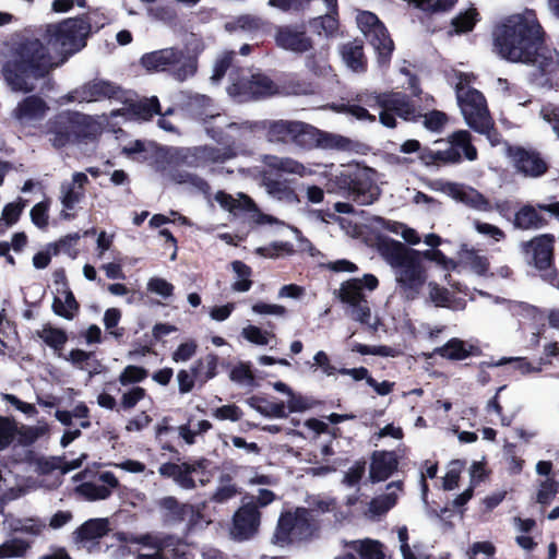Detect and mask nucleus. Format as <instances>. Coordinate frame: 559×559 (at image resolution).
<instances>
[{"instance_id": "774afa93", "label": "nucleus", "mask_w": 559, "mask_h": 559, "mask_svg": "<svg viewBox=\"0 0 559 559\" xmlns=\"http://www.w3.org/2000/svg\"><path fill=\"white\" fill-rule=\"evenodd\" d=\"M24 202L20 199L16 202L7 203L2 210V219L5 222L7 226L14 225L23 211Z\"/></svg>"}, {"instance_id": "f8f14e48", "label": "nucleus", "mask_w": 559, "mask_h": 559, "mask_svg": "<svg viewBox=\"0 0 559 559\" xmlns=\"http://www.w3.org/2000/svg\"><path fill=\"white\" fill-rule=\"evenodd\" d=\"M211 462L205 457H199L182 463L166 462L158 467V474L162 478L174 480L185 490H193L200 486H205L211 477Z\"/></svg>"}, {"instance_id": "8fccbe9b", "label": "nucleus", "mask_w": 559, "mask_h": 559, "mask_svg": "<svg viewBox=\"0 0 559 559\" xmlns=\"http://www.w3.org/2000/svg\"><path fill=\"white\" fill-rule=\"evenodd\" d=\"M148 377V371L140 366L129 365L118 376L121 385L139 383Z\"/></svg>"}, {"instance_id": "f03ea898", "label": "nucleus", "mask_w": 559, "mask_h": 559, "mask_svg": "<svg viewBox=\"0 0 559 559\" xmlns=\"http://www.w3.org/2000/svg\"><path fill=\"white\" fill-rule=\"evenodd\" d=\"M53 69L52 59L47 46L38 38H26L13 52L11 60L2 67V74L13 92H34V84L28 78L39 80L46 78Z\"/></svg>"}, {"instance_id": "393cba45", "label": "nucleus", "mask_w": 559, "mask_h": 559, "mask_svg": "<svg viewBox=\"0 0 559 559\" xmlns=\"http://www.w3.org/2000/svg\"><path fill=\"white\" fill-rule=\"evenodd\" d=\"M433 355L443 359L460 361L471 356L481 355V349L478 345L468 344L460 337H451L444 345L436 347Z\"/></svg>"}, {"instance_id": "6ab92c4d", "label": "nucleus", "mask_w": 559, "mask_h": 559, "mask_svg": "<svg viewBox=\"0 0 559 559\" xmlns=\"http://www.w3.org/2000/svg\"><path fill=\"white\" fill-rule=\"evenodd\" d=\"M75 98L79 102L94 103L104 99H114L119 103L126 102V90L117 83L103 80L94 79L74 91Z\"/></svg>"}, {"instance_id": "7ed1b4c3", "label": "nucleus", "mask_w": 559, "mask_h": 559, "mask_svg": "<svg viewBox=\"0 0 559 559\" xmlns=\"http://www.w3.org/2000/svg\"><path fill=\"white\" fill-rule=\"evenodd\" d=\"M377 250L394 271L397 287L408 299H415L428 278L424 263L417 259V249L389 237H379Z\"/></svg>"}, {"instance_id": "4c0bfd02", "label": "nucleus", "mask_w": 559, "mask_h": 559, "mask_svg": "<svg viewBox=\"0 0 559 559\" xmlns=\"http://www.w3.org/2000/svg\"><path fill=\"white\" fill-rule=\"evenodd\" d=\"M159 551L165 555L166 559H188V545L175 535H165L162 537Z\"/></svg>"}, {"instance_id": "5fc2aeb1", "label": "nucleus", "mask_w": 559, "mask_h": 559, "mask_svg": "<svg viewBox=\"0 0 559 559\" xmlns=\"http://www.w3.org/2000/svg\"><path fill=\"white\" fill-rule=\"evenodd\" d=\"M146 390L140 385L132 386L126 393H122L120 397V407L124 411L134 408L140 401L146 396Z\"/></svg>"}, {"instance_id": "f704fd0d", "label": "nucleus", "mask_w": 559, "mask_h": 559, "mask_svg": "<svg viewBox=\"0 0 559 559\" xmlns=\"http://www.w3.org/2000/svg\"><path fill=\"white\" fill-rule=\"evenodd\" d=\"M35 335L41 338L47 346L52 348L59 357L62 356L63 347L68 342V334L64 330L47 323L40 331L35 332Z\"/></svg>"}, {"instance_id": "ddd939ff", "label": "nucleus", "mask_w": 559, "mask_h": 559, "mask_svg": "<svg viewBox=\"0 0 559 559\" xmlns=\"http://www.w3.org/2000/svg\"><path fill=\"white\" fill-rule=\"evenodd\" d=\"M243 69L230 70V85L228 92L241 102L257 100L270 97L277 92L275 82L264 73L245 74Z\"/></svg>"}, {"instance_id": "4d7b16f0", "label": "nucleus", "mask_w": 559, "mask_h": 559, "mask_svg": "<svg viewBox=\"0 0 559 559\" xmlns=\"http://www.w3.org/2000/svg\"><path fill=\"white\" fill-rule=\"evenodd\" d=\"M235 59L234 51H226L221 58L216 59L214 63V72H212L211 80L219 82L226 75L227 71L233 68V61Z\"/></svg>"}, {"instance_id": "c756f323", "label": "nucleus", "mask_w": 559, "mask_h": 559, "mask_svg": "<svg viewBox=\"0 0 559 559\" xmlns=\"http://www.w3.org/2000/svg\"><path fill=\"white\" fill-rule=\"evenodd\" d=\"M219 365V356L215 353H209L194 361L191 367V373L202 386L210 379H215L219 373L217 366Z\"/></svg>"}, {"instance_id": "a211bd4d", "label": "nucleus", "mask_w": 559, "mask_h": 559, "mask_svg": "<svg viewBox=\"0 0 559 559\" xmlns=\"http://www.w3.org/2000/svg\"><path fill=\"white\" fill-rule=\"evenodd\" d=\"M274 40L278 48L298 55L309 52L314 47V41L311 36L307 35L304 24L276 26Z\"/></svg>"}, {"instance_id": "b1692460", "label": "nucleus", "mask_w": 559, "mask_h": 559, "mask_svg": "<svg viewBox=\"0 0 559 559\" xmlns=\"http://www.w3.org/2000/svg\"><path fill=\"white\" fill-rule=\"evenodd\" d=\"M48 110L49 106L40 96L28 95L17 103L12 116L21 123H28L43 120Z\"/></svg>"}, {"instance_id": "ea45409f", "label": "nucleus", "mask_w": 559, "mask_h": 559, "mask_svg": "<svg viewBox=\"0 0 559 559\" xmlns=\"http://www.w3.org/2000/svg\"><path fill=\"white\" fill-rule=\"evenodd\" d=\"M236 213L234 215L249 214L257 223H264L269 218L267 215L261 212L254 201L243 193H240L236 199Z\"/></svg>"}, {"instance_id": "603ef678", "label": "nucleus", "mask_w": 559, "mask_h": 559, "mask_svg": "<svg viewBox=\"0 0 559 559\" xmlns=\"http://www.w3.org/2000/svg\"><path fill=\"white\" fill-rule=\"evenodd\" d=\"M28 544L19 538L5 542L0 545V558H21L28 549Z\"/></svg>"}, {"instance_id": "c9c22d12", "label": "nucleus", "mask_w": 559, "mask_h": 559, "mask_svg": "<svg viewBox=\"0 0 559 559\" xmlns=\"http://www.w3.org/2000/svg\"><path fill=\"white\" fill-rule=\"evenodd\" d=\"M186 110L197 119L206 120L215 116L213 100L206 95L195 94L188 97Z\"/></svg>"}, {"instance_id": "bb28decb", "label": "nucleus", "mask_w": 559, "mask_h": 559, "mask_svg": "<svg viewBox=\"0 0 559 559\" xmlns=\"http://www.w3.org/2000/svg\"><path fill=\"white\" fill-rule=\"evenodd\" d=\"M341 56L348 69L365 72L368 61L364 52V43L360 39L347 41L341 46Z\"/></svg>"}, {"instance_id": "0e129e2a", "label": "nucleus", "mask_w": 559, "mask_h": 559, "mask_svg": "<svg viewBox=\"0 0 559 559\" xmlns=\"http://www.w3.org/2000/svg\"><path fill=\"white\" fill-rule=\"evenodd\" d=\"M212 416L218 420L239 421L242 417V411L236 404L224 405L212 412Z\"/></svg>"}, {"instance_id": "052dcab7", "label": "nucleus", "mask_w": 559, "mask_h": 559, "mask_svg": "<svg viewBox=\"0 0 559 559\" xmlns=\"http://www.w3.org/2000/svg\"><path fill=\"white\" fill-rule=\"evenodd\" d=\"M121 542L124 543H131V544H138L145 547L154 548L159 551L160 544H162V537H155L152 534H142V535H130L127 536L126 534H122V536L119 538Z\"/></svg>"}, {"instance_id": "72a5a7b5", "label": "nucleus", "mask_w": 559, "mask_h": 559, "mask_svg": "<svg viewBox=\"0 0 559 559\" xmlns=\"http://www.w3.org/2000/svg\"><path fill=\"white\" fill-rule=\"evenodd\" d=\"M418 158L426 166H441L460 163L462 160V155L460 151L454 147H449L445 151H432L429 147H424L423 151H420Z\"/></svg>"}, {"instance_id": "79ce46f5", "label": "nucleus", "mask_w": 559, "mask_h": 559, "mask_svg": "<svg viewBox=\"0 0 559 559\" xmlns=\"http://www.w3.org/2000/svg\"><path fill=\"white\" fill-rule=\"evenodd\" d=\"M131 112L143 120H150L154 115H160L157 97L145 98L131 105Z\"/></svg>"}, {"instance_id": "aec40b11", "label": "nucleus", "mask_w": 559, "mask_h": 559, "mask_svg": "<svg viewBox=\"0 0 559 559\" xmlns=\"http://www.w3.org/2000/svg\"><path fill=\"white\" fill-rule=\"evenodd\" d=\"M90 183L87 175L83 171H74L70 181H63L60 186V202L62 204L61 216L64 219L74 218L75 205L86 198V186Z\"/></svg>"}, {"instance_id": "c03bdc74", "label": "nucleus", "mask_w": 559, "mask_h": 559, "mask_svg": "<svg viewBox=\"0 0 559 559\" xmlns=\"http://www.w3.org/2000/svg\"><path fill=\"white\" fill-rule=\"evenodd\" d=\"M76 490L88 501L106 500L111 496V490L93 481H85L76 487Z\"/></svg>"}, {"instance_id": "e2e57ef3", "label": "nucleus", "mask_w": 559, "mask_h": 559, "mask_svg": "<svg viewBox=\"0 0 559 559\" xmlns=\"http://www.w3.org/2000/svg\"><path fill=\"white\" fill-rule=\"evenodd\" d=\"M261 128H265V122L260 124L259 122L243 121L240 123L231 122L228 124V129L235 132L239 140H247L255 132V130Z\"/></svg>"}, {"instance_id": "37998d69", "label": "nucleus", "mask_w": 559, "mask_h": 559, "mask_svg": "<svg viewBox=\"0 0 559 559\" xmlns=\"http://www.w3.org/2000/svg\"><path fill=\"white\" fill-rule=\"evenodd\" d=\"M557 493H559V483L554 477H547L539 484L537 495H535V502L543 507H548Z\"/></svg>"}, {"instance_id": "cd10ccee", "label": "nucleus", "mask_w": 559, "mask_h": 559, "mask_svg": "<svg viewBox=\"0 0 559 559\" xmlns=\"http://www.w3.org/2000/svg\"><path fill=\"white\" fill-rule=\"evenodd\" d=\"M165 522L179 524L186 521L187 512H191L189 503H181L176 497H163L157 501Z\"/></svg>"}, {"instance_id": "9d476101", "label": "nucleus", "mask_w": 559, "mask_h": 559, "mask_svg": "<svg viewBox=\"0 0 559 559\" xmlns=\"http://www.w3.org/2000/svg\"><path fill=\"white\" fill-rule=\"evenodd\" d=\"M379 281L373 274H365L361 278H352L343 282L338 288L340 301L347 306L346 314L354 321L370 325L371 309L365 289L373 292Z\"/></svg>"}, {"instance_id": "49530a36", "label": "nucleus", "mask_w": 559, "mask_h": 559, "mask_svg": "<svg viewBox=\"0 0 559 559\" xmlns=\"http://www.w3.org/2000/svg\"><path fill=\"white\" fill-rule=\"evenodd\" d=\"M397 501L399 497L394 492L374 497L369 503V512L374 516L383 515L391 510Z\"/></svg>"}, {"instance_id": "f3484780", "label": "nucleus", "mask_w": 559, "mask_h": 559, "mask_svg": "<svg viewBox=\"0 0 559 559\" xmlns=\"http://www.w3.org/2000/svg\"><path fill=\"white\" fill-rule=\"evenodd\" d=\"M261 527V511L253 502L238 508L230 526V536L235 542L242 543L252 539Z\"/></svg>"}, {"instance_id": "bf43d9fd", "label": "nucleus", "mask_w": 559, "mask_h": 559, "mask_svg": "<svg viewBox=\"0 0 559 559\" xmlns=\"http://www.w3.org/2000/svg\"><path fill=\"white\" fill-rule=\"evenodd\" d=\"M314 23L320 25L326 36H333L338 29V8L328 10L326 14L314 20Z\"/></svg>"}, {"instance_id": "7c9ffc66", "label": "nucleus", "mask_w": 559, "mask_h": 559, "mask_svg": "<svg viewBox=\"0 0 559 559\" xmlns=\"http://www.w3.org/2000/svg\"><path fill=\"white\" fill-rule=\"evenodd\" d=\"M249 407L254 409L266 418H287L286 406L284 402H271L262 395H251L246 400Z\"/></svg>"}, {"instance_id": "69168bd1", "label": "nucleus", "mask_w": 559, "mask_h": 559, "mask_svg": "<svg viewBox=\"0 0 559 559\" xmlns=\"http://www.w3.org/2000/svg\"><path fill=\"white\" fill-rule=\"evenodd\" d=\"M448 115L444 111L432 109L424 115V126L430 131H440L448 122Z\"/></svg>"}, {"instance_id": "5701e85b", "label": "nucleus", "mask_w": 559, "mask_h": 559, "mask_svg": "<svg viewBox=\"0 0 559 559\" xmlns=\"http://www.w3.org/2000/svg\"><path fill=\"white\" fill-rule=\"evenodd\" d=\"M550 221L539 209V202L535 204L524 203L514 213L512 224L519 230H537L549 225Z\"/></svg>"}, {"instance_id": "2f4dec72", "label": "nucleus", "mask_w": 559, "mask_h": 559, "mask_svg": "<svg viewBox=\"0 0 559 559\" xmlns=\"http://www.w3.org/2000/svg\"><path fill=\"white\" fill-rule=\"evenodd\" d=\"M298 120H273L267 126V139L276 143H294Z\"/></svg>"}, {"instance_id": "13d9d810", "label": "nucleus", "mask_w": 559, "mask_h": 559, "mask_svg": "<svg viewBox=\"0 0 559 559\" xmlns=\"http://www.w3.org/2000/svg\"><path fill=\"white\" fill-rule=\"evenodd\" d=\"M241 335L252 344L255 345H267L270 337H274L273 332L262 331L260 328L254 325H248L242 329Z\"/></svg>"}, {"instance_id": "338daca9", "label": "nucleus", "mask_w": 559, "mask_h": 559, "mask_svg": "<svg viewBox=\"0 0 559 559\" xmlns=\"http://www.w3.org/2000/svg\"><path fill=\"white\" fill-rule=\"evenodd\" d=\"M147 292L155 293L163 298H169L174 295L175 286L160 277H152L147 283Z\"/></svg>"}, {"instance_id": "a18cd8bd", "label": "nucleus", "mask_w": 559, "mask_h": 559, "mask_svg": "<svg viewBox=\"0 0 559 559\" xmlns=\"http://www.w3.org/2000/svg\"><path fill=\"white\" fill-rule=\"evenodd\" d=\"M478 12L475 8H469L468 10L461 12L457 14L451 22L456 33H467L471 32L476 23L478 22Z\"/></svg>"}, {"instance_id": "2eb2a0df", "label": "nucleus", "mask_w": 559, "mask_h": 559, "mask_svg": "<svg viewBox=\"0 0 559 559\" xmlns=\"http://www.w3.org/2000/svg\"><path fill=\"white\" fill-rule=\"evenodd\" d=\"M357 24L374 48L379 67L389 66L394 44L383 22L374 13L361 11L357 16Z\"/></svg>"}, {"instance_id": "a878e982", "label": "nucleus", "mask_w": 559, "mask_h": 559, "mask_svg": "<svg viewBox=\"0 0 559 559\" xmlns=\"http://www.w3.org/2000/svg\"><path fill=\"white\" fill-rule=\"evenodd\" d=\"M109 532V521L106 518H93L79 525L74 532L73 540L85 544L103 538Z\"/></svg>"}, {"instance_id": "6e6d98bb", "label": "nucleus", "mask_w": 559, "mask_h": 559, "mask_svg": "<svg viewBox=\"0 0 559 559\" xmlns=\"http://www.w3.org/2000/svg\"><path fill=\"white\" fill-rule=\"evenodd\" d=\"M313 0H269V5L282 12L299 13L305 11Z\"/></svg>"}, {"instance_id": "864d4df0", "label": "nucleus", "mask_w": 559, "mask_h": 559, "mask_svg": "<svg viewBox=\"0 0 559 559\" xmlns=\"http://www.w3.org/2000/svg\"><path fill=\"white\" fill-rule=\"evenodd\" d=\"M429 297L437 307L449 308L451 306V293L435 282L428 283Z\"/></svg>"}, {"instance_id": "6e6552de", "label": "nucleus", "mask_w": 559, "mask_h": 559, "mask_svg": "<svg viewBox=\"0 0 559 559\" xmlns=\"http://www.w3.org/2000/svg\"><path fill=\"white\" fill-rule=\"evenodd\" d=\"M141 66L150 72L168 71L178 81L183 82L198 71V56L179 47H168L144 53Z\"/></svg>"}, {"instance_id": "e433bc0d", "label": "nucleus", "mask_w": 559, "mask_h": 559, "mask_svg": "<svg viewBox=\"0 0 559 559\" xmlns=\"http://www.w3.org/2000/svg\"><path fill=\"white\" fill-rule=\"evenodd\" d=\"M170 180L179 185H190L198 192L210 195L211 187L202 177L186 169L175 168L170 171Z\"/></svg>"}, {"instance_id": "39448f33", "label": "nucleus", "mask_w": 559, "mask_h": 559, "mask_svg": "<svg viewBox=\"0 0 559 559\" xmlns=\"http://www.w3.org/2000/svg\"><path fill=\"white\" fill-rule=\"evenodd\" d=\"M374 175L370 167L349 164L334 176L332 185L344 199L368 205L377 202L381 195Z\"/></svg>"}, {"instance_id": "0eeeda50", "label": "nucleus", "mask_w": 559, "mask_h": 559, "mask_svg": "<svg viewBox=\"0 0 559 559\" xmlns=\"http://www.w3.org/2000/svg\"><path fill=\"white\" fill-rule=\"evenodd\" d=\"M92 34V19L88 14L50 24L46 31L48 44L64 56H71L86 47Z\"/></svg>"}, {"instance_id": "423d86ee", "label": "nucleus", "mask_w": 559, "mask_h": 559, "mask_svg": "<svg viewBox=\"0 0 559 559\" xmlns=\"http://www.w3.org/2000/svg\"><path fill=\"white\" fill-rule=\"evenodd\" d=\"M357 99L371 109H380L379 121L386 128L396 127L395 117L406 121H418L423 117L411 96L403 92H365Z\"/></svg>"}, {"instance_id": "a19ab883", "label": "nucleus", "mask_w": 559, "mask_h": 559, "mask_svg": "<svg viewBox=\"0 0 559 559\" xmlns=\"http://www.w3.org/2000/svg\"><path fill=\"white\" fill-rule=\"evenodd\" d=\"M233 271L240 278L231 285L234 292H249L252 286V281L250 280L252 275V270L249 265L240 260H235L231 262Z\"/></svg>"}, {"instance_id": "58836bf2", "label": "nucleus", "mask_w": 559, "mask_h": 559, "mask_svg": "<svg viewBox=\"0 0 559 559\" xmlns=\"http://www.w3.org/2000/svg\"><path fill=\"white\" fill-rule=\"evenodd\" d=\"M417 259L419 260V263H424V261L435 262L437 265H439L445 271H450L456 266L455 261L449 258L438 248H429L425 250L417 249Z\"/></svg>"}, {"instance_id": "9b49d317", "label": "nucleus", "mask_w": 559, "mask_h": 559, "mask_svg": "<svg viewBox=\"0 0 559 559\" xmlns=\"http://www.w3.org/2000/svg\"><path fill=\"white\" fill-rule=\"evenodd\" d=\"M293 145L304 151H353L355 143L341 134L328 132L316 126L298 120Z\"/></svg>"}, {"instance_id": "f257e3e1", "label": "nucleus", "mask_w": 559, "mask_h": 559, "mask_svg": "<svg viewBox=\"0 0 559 559\" xmlns=\"http://www.w3.org/2000/svg\"><path fill=\"white\" fill-rule=\"evenodd\" d=\"M493 50L511 63L536 67L542 74L557 69L556 51L546 44V31L534 11L513 14L492 29Z\"/></svg>"}, {"instance_id": "09e8293b", "label": "nucleus", "mask_w": 559, "mask_h": 559, "mask_svg": "<svg viewBox=\"0 0 559 559\" xmlns=\"http://www.w3.org/2000/svg\"><path fill=\"white\" fill-rule=\"evenodd\" d=\"M264 185L267 192L278 200H290L295 197L294 190L286 183V181L267 177L264 179Z\"/></svg>"}, {"instance_id": "de8ad7c7", "label": "nucleus", "mask_w": 559, "mask_h": 559, "mask_svg": "<svg viewBox=\"0 0 559 559\" xmlns=\"http://www.w3.org/2000/svg\"><path fill=\"white\" fill-rule=\"evenodd\" d=\"M496 555L497 547L491 542H475L466 551L469 559H496Z\"/></svg>"}, {"instance_id": "3c124183", "label": "nucleus", "mask_w": 559, "mask_h": 559, "mask_svg": "<svg viewBox=\"0 0 559 559\" xmlns=\"http://www.w3.org/2000/svg\"><path fill=\"white\" fill-rule=\"evenodd\" d=\"M49 199H45L38 203H35L33 209L29 211L31 221L40 229H45L49 224Z\"/></svg>"}, {"instance_id": "680f3d73", "label": "nucleus", "mask_w": 559, "mask_h": 559, "mask_svg": "<svg viewBox=\"0 0 559 559\" xmlns=\"http://www.w3.org/2000/svg\"><path fill=\"white\" fill-rule=\"evenodd\" d=\"M16 433V425L7 417L0 416V451L7 449Z\"/></svg>"}, {"instance_id": "4468645a", "label": "nucleus", "mask_w": 559, "mask_h": 559, "mask_svg": "<svg viewBox=\"0 0 559 559\" xmlns=\"http://www.w3.org/2000/svg\"><path fill=\"white\" fill-rule=\"evenodd\" d=\"M463 91V84L457 83V102L467 124L480 134H488L493 129V121L488 116V107L486 106L484 95L474 87H468L465 92Z\"/></svg>"}, {"instance_id": "c85d7f7f", "label": "nucleus", "mask_w": 559, "mask_h": 559, "mask_svg": "<svg viewBox=\"0 0 559 559\" xmlns=\"http://www.w3.org/2000/svg\"><path fill=\"white\" fill-rule=\"evenodd\" d=\"M344 547L358 556V559H385L384 546L377 539L364 538L344 542Z\"/></svg>"}, {"instance_id": "473e14b6", "label": "nucleus", "mask_w": 559, "mask_h": 559, "mask_svg": "<svg viewBox=\"0 0 559 559\" xmlns=\"http://www.w3.org/2000/svg\"><path fill=\"white\" fill-rule=\"evenodd\" d=\"M57 293L62 294L64 296V300H62L58 295L53 297L51 305L53 313L66 320H73L76 313L80 312V302L76 301L71 288L68 290L57 288Z\"/></svg>"}, {"instance_id": "4be33fe9", "label": "nucleus", "mask_w": 559, "mask_h": 559, "mask_svg": "<svg viewBox=\"0 0 559 559\" xmlns=\"http://www.w3.org/2000/svg\"><path fill=\"white\" fill-rule=\"evenodd\" d=\"M370 461L369 478L373 484L386 480L399 469V455L394 451L376 450Z\"/></svg>"}, {"instance_id": "dca6fc26", "label": "nucleus", "mask_w": 559, "mask_h": 559, "mask_svg": "<svg viewBox=\"0 0 559 559\" xmlns=\"http://www.w3.org/2000/svg\"><path fill=\"white\" fill-rule=\"evenodd\" d=\"M556 237L552 234H542L528 241L521 242V251L528 255V264L535 270L544 271L554 265Z\"/></svg>"}, {"instance_id": "20e7f679", "label": "nucleus", "mask_w": 559, "mask_h": 559, "mask_svg": "<svg viewBox=\"0 0 559 559\" xmlns=\"http://www.w3.org/2000/svg\"><path fill=\"white\" fill-rule=\"evenodd\" d=\"M99 133L98 122L92 116L80 111H60L47 124V134L56 150L94 141Z\"/></svg>"}, {"instance_id": "1a4fd4ad", "label": "nucleus", "mask_w": 559, "mask_h": 559, "mask_svg": "<svg viewBox=\"0 0 559 559\" xmlns=\"http://www.w3.org/2000/svg\"><path fill=\"white\" fill-rule=\"evenodd\" d=\"M317 530V521L311 509L296 508L294 511H283L271 542L282 548L295 543L309 542Z\"/></svg>"}, {"instance_id": "412c9836", "label": "nucleus", "mask_w": 559, "mask_h": 559, "mask_svg": "<svg viewBox=\"0 0 559 559\" xmlns=\"http://www.w3.org/2000/svg\"><path fill=\"white\" fill-rule=\"evenodd\" d=\"M514 167L525 177H540L548 171V164L535 150H526L519 145H511L507 150Z\"/></svg>"}]
</instances>
